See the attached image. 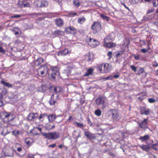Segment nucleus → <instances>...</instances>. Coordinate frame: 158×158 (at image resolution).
Returning <instances> with one entry per match:
<instances>
[{
    "instance_id": "obj_1",
    "label": "nucleus",
    "mask_w": 158,
    "mask_h": 158,
    "mask_svg": "<svg viewBox=\"0 0 158 158\" xmlns=\"http://www.w3.org/2000/svg\"><path fill=\"white\" fill-rule=\"evenodd\" d=\"M0 118L3 122L7 123L13 120L15 116L13 113L4 111L0 113Z\"/></svg>"
},
{
    "instance_id": "obj_2",
    "label": "nucleus",
    "mask_w": 158,
    "mask_h": 158,
    "mask_svg": "<svg viewBox=\"0 0 158 158\" xmlns=\"http://www.w3.org/2000/svg\"><path fill=\"white\" fill-rule=\"evenodd\" d=\"M60 91L61 88L59 87H55L54 88V93L52 94L51 98L49 100V104L51 106H54L56 102L59 99L58 93H59Z\"/></svg>"
},
{
    "instance_id": "obj_3",
    "label": "nucleus",
    "mask_w": 158,
    "mask_h": 158,
    "mask_svg": "<svg viewBox=\"0 0 158 158\" xmlns=\"http://www.w3.org/2000/svg\"><path fill=\"white\" fill-rule=\"evenodd\" d=\"M108 113L110 116L112 120L114 122L118 121L120 119V116L118 111L114 109H111L109 110Z\"/></svg>"
},
{
    "instance_id": "obj_4",
    "label": "nucleus",
    "mask_w": 158,
    "mask_h": 158,
    "mask_svg": "<svg viewBox=\"0 0 158 158\" xmlns=\"http://www.w3.org/2000/svg\"><path fill=\"white\" fill-rule=\"evenodd\" d=\"M48 66L45 64L40 67L38 69L37 72L39 76L43 77L48 74Z\"/></svg>"
},
{
    "instance_id": "obj_5",
    "label": "nucleus",
    "mask_w": 158,
    "mask_h": 158,
    "mask_svg": "<svg viewBox=\"0 0 158 158\" xmlns=\"http://www.w3.org/2000/svg\"><path fill=\"white\" fill-rule=\"evenodd\" d=\"M42 135L49 139H56L60 136L59 132H54L49 133H43Z\"/></svg>"
},
{
    "instance_id": "obj_6",
    "label": "nucleus",
    "mask_w": 158,
    "mask_h": 158,
    "mask_svg": "<svg viewBox=\"0 0 158 158\" xmlns=\"http://www.w3.org/2000/svg\"><path fill=\"white\" fill-rule=\"evenodd\" d=\"M109 64L107 63H103L99 65L97 69L98 71L101 73H106L109 72L110 70Z\"/></svg>"
},
{
    "instance_id": "obj_7",
    "label": "nucleus",
    "mask_w": 158,
    "mask_h": 158,
    "mask_svg": "<svg viewBox=\"0 0 158 158\" xmlns=\"http://www.w3.org/2000/svg\"><path fill=\"white\" fill-rule=\"evenodd\" d=\"M52 72L49 76L51 80H54L56 78H58L59 75V69L56 67H53L51 69Z\"/></svg>"
},
{
    "instance_id": "obj_8",
    "label": "nucleus",
    "mask_w": 158,
    "mask_h": 158,
    "mask_svg": "<svg viewBox=\"0 0 158 158\" xmlns=\"http://www.w3.org/2000/svg\"><path fill=\"white\" fill-rule=\"evenodd\" d=\"M48 121L50 122H52L54 120H56V122L57 123H60L62 120L61 117L59 115L55 116L54 114H51L48 116Z\"/></svg>"
},
{
    "instance_id": "obj_9",
    "label": "nucleus",
    "mask_w": 158,
    "mask_h": 158,
    "mask_svg": "<svg viewBox=\"0 0 158 158\" xmlns=\"http://www.w3.org/2000/svg\"><path fill=\"white\" fill-rule=\"evenodd\" d=\"M35 4L37 6L39 7H46L48 5V3L46 0H36Z\"/></svg>"
},
{
    "instance_id": "obj_10",
    "label": "nucleus",
    "mask_w": 158,
    "mask_h": 158,
    "mask_svg": "<svg viewBox=\"0 0 158 158\" xmlns=\"http://www.w3.org/2000/svg\"><path fill=\"white\" fill-rule=\"evenodd\" d=\"M88 44L90 46L95 47L98 45L99 43L96 40L90 38H89V40L88 41Z\"/></svg>"
},
{
    "instance_id": "obj_11",
    "label": "nucleus",
    "mask_w": 158,
    "mask_h": 158,
    "mask_svg": "<svg viewBox=\"0 0 158 158\" xmlns=\"http://www.w3.org/2000/svg\"><path fill=\"white\" fill-rule=\"evenodd\" d=\"M91 28L93 30L98 32L101 29V24L98 22H95L92 24Z\"/></svg>"
},
{
    "instance_id": "obj_12",
    "label": "nucleus",
    "mask_w": 158,
    "mask_h": 158,
    "mask_svg": "<svg viewBox=\"0 0 158 158\" xmlns=\"http://www.w3.org/2000/svg\"><path fill=\"white\" fill-rule=\"evenodd\" d=\"M106 101V99L104 97H100L96 100V103L98 105H104Z\"/></svg>"
},
{
    "instance_id": "obj_13",
    "label": "nucleus",
    "mask_w": 158,
    "mask_h": 158,
    "mask_svg": "<svg viewBox=\"0 0 158 158\" xmlns=\"http://www.w3.org/2000/svg\"><path fill=\"white\" fill-rule=\"evenodd\" d=\"M55 23L56 25L58 27L62 26L64 24L63 20L60 18L56 19Z\"/></svg>"
},
{
    "instance_id": "obj_14",
    "label": "nucleus",
    "mask_w": 158,
    "mask_h": 158,
    "mask_svg": "<svg viewBox=\"0 0 158 158\" xmlns=\"http://www.w3.org/2000/svg\"><path fill=\"white\" fill-rule=\"evenodd\" d=\"M148 119L145 118L143 121L140 123H139V127L145 129L148 128Z\"/></svg>"
},
{
    "instance_id": "obj_15",
    "label": "nucleus",
    "mask_w": 158,
    "mask_h": 158,
    "mask_svg": "<svg viewBox=\"0 0 158 158\" xmlns=\"http://www.w3.org/2000/svg\"><path fill=\"white\" fill-rule=\"evenodd\" d=\"M38 117V114L37 113H31L29 114L27 118L29 120L34 121L35 119Z\"/></svg>"
},
{
    "instance_id": "obj_16",
    "label": "nucleus",
    "mask_w": 158,
    "mask_h": 158,
    "mask_svg": "<svg viewBox=\"0 0 158 158\" xmlns=\"http://www.w3.org/2000/svg\"><path fill=\"white\" fill-rule=\"evenodd\" d=\"M150 110L148 108L146 109L145 107H142L140 109V113L142 114L148 115L150 114Z\"/></svg>"
},
{
    "instance_id": "obj_17",
    "label": "nucleus",
    "mask_w": 158,
    "mask_h": 158,
    "mask_svg": "<svg viewBox=\"0 0 158 158\" xmlns=\"http://www.w3.org/2000/svg\"><path fill=\"white\" fill-rule=\"evenodd\" d=\"M70 52V51H69L67 48L60 51L58 52L57 54L58 56H64Z\"/></svg>"
},
{
    "instance_id": "obj_18",
    "label": "nucleus",
    "mask_w": 158,
    "mask_h": 158,
    "mask_svg": "<svg viewBox=\"0 0 158 158\" xmlns=\"http://www.w3.org/2000/svg\"><path fill=\"white\" fill-rule=\"evenodd\" d=\"M104 46L108 48H111L116 46L115 43L111 42H105L103 44Z\"/></svg>"
},
{
    "instance_id": "obj_19",
    "label": "nucleus",
    "mask_w": 158,
    "mask_h": 158,
    "mask_svg": "<svg viewBox=\"0 0 158 158\" xmlns=\"http://www.w3.org/2000/svg\"><path fill=\"white\" fill-rule=\"evenodd\" d=\"M94 57V56L93 53L91 52H89L87 53L85 56L86 58L89 61L92 60Z\"/></svg>"
},
{
    "instance_id": "obj_20",
    "label": "nucleus",
    "mask_w": 158,
    "mask_h": 158,
    "mask_svg": "<svg viewBox=\"0 0 158 158\" xmlns=\"http://www.w3.org/2000/svg\"><path fill=\"white\" fill-rule=\"evenodd\" d=\"M66 30L69 31L71 33L75 34L76 33V29L72 27H67Z\"/></svg>"
},
{
    "instance_id": "obj_21",
    "label": "nucleus",
    "mask_w": 158,
    "mask_h": 158,
    "mask_svg": "<svg viewBox=\"0 0 158 158\" xmlns=\"http://www.w3.org/2000/svg\"><path fill=\"white\" fill-rule=\"evenodd\" d=\"M44 62L43 59L41 57L39 58L35 61V66H38Z\"/></svg>"
},
{
    "instance_id": "obj_22",
    "label": "nucleus",
    "mask_w": 158,
    "mask_h": 158,
    "mask_svg": "<svg viewBox=\"0 0 158 158\" xmlns=\"http://www.w3.org/2000/svg\"><path fill=\"white\" fill-rule=\"evenodd\" d=\"M150 138L149 135H146L144 136H140L139 139L142 141H145L148 139Z\"/></svg>"
},
{
    "instance_id": "obj_23",
    "label": "nucleus",
    "mask_w": 158,
    "mask_h": 158,
    "mask_svg": "<svg viewBox=\"0 0 158 158\" xmlns=\"http://www.w3.org/2000/svg\"><path fill=\"white\" fill-rule=\"evenodd\" d=\"M5 154L6 156L12 157L13 156V151L12 150H7Z\"/></svg>"
},
{
    "instance_id": "obj_24",
    "label": "nucleus",
    "mask_w": 158,
    "mask_h": 158,
    "mask_svg": "<svg viewBox=\"0 0 158 158\" xmlns=\"http://www.w3.org/2000/svg\"><path fill=\"white\" fill-rule=\"evenodd\" d=\"M1 82L2 84L8 88H12L13 87L12 85L8 82H5L3 81H1Z\"/></svg>"
},
{
    "instance_id": "obj_25",
    "label": "nucleus",
    "mask_w": 158,
    "mask_h": 158,
    "mask_svg": "<svg viewBox=\"0 0 158 158\" xmlns=\"http://www.w3.org/2000/svg\"><path fill=\"white\" fill-rule=\"evenodd\" d=\"M84 134L86 137L89 139L91 138L93 136V134L89 131H85Z\"/></svg>"
},
{
    "instance_id": "obj_26",
    "label": "nucleus",
    "mask_w": 158,
    "mask_h": 158,
    "mask_svg": "<svg viewBox=\"0 0 158 158\" xmlns=\"http://www.w3.org/2000/svg\"><path fill=\"white\" fill-rule=\"evenodd\" d=\"M93 69L92 68H90L88 69L85 74V76H88L92 74Z\"/></svg>"
},
{
    "instance_id": "obj_27",
    "label": "nucleus",
    "mask_w": 158,
    "mask_h": 158,
    "mask_svg": "<svg viewBox=\"0 0 158 158\" xmlns=\"http://www.w3.org/2000/svg\"><path fill=\"white\" fill-rule=\"evenodd\" d=\"M85 21V19L83 17L78 18L77 22L78 23L82 24Z\"/></svg>"
},
{
    "instance_id": "obj_28",
    "label": "nucleus",
    "mask_w": 158,
    "mask_h": 158,
    "mask_svg": "<svg viewBox=\"0 0 158 158\" xmlns=\"http://www.w3.org/2000/svg\"><path fill=\"white\" fill-rule=\"evenodd\" d=\"M139 147L143 150L145 151H147L149 149V147L146 145H140Z\"/></svg>"
},
{
    "instance_id": "obj_29",
    "label": "nucleus",
    "mask_w": 158,
    "mask_h": 158,
    "mask_svg": "<svg viewBox=\"0 0 158 158\" xmlns=\"http://www.w3.org/2000/svg\"><path fill=\"white\" fill-rule=\"evenodd\" d=\"M73 2L76 7H78L80 6V3L78 0H73Z\"/></svg>"
},
{
    "instance_id": "obj_30",
    "label": "nucleus",
    "mask_w": 158,
    "mask_h": 158,
    "mask_svg": "<svg viewBox=\"0 0 158 158\" xmlns=\"http://www.w3.org/2000/svg\"><path fill=\"white\" fill-rule=\"evenodd\" d=\"M41 156L39 154H35L34 155L29 156V158H41Z\"/></svg>"
},
{
    "instance_id": "obj_31",
    "label": "nucleus",
    "mask_w": 158,
    "mask_h": 158,
    "mask_svg": "<svg viewBox=\"0 0 158 158\" xmlns=\"http://www.w3.org/2000/svg\"><path fill=\"white\" fill-rule=\"evenodd\" d=\"M123 52H115V57L116 58H118L122 56Z\"/></svg>"
},
{
    "instance_id": "obj_32",
    "label": "nucleus",
    "mask_w": 158,
    "mask_h": 158,
    "mask_svg": "<svg viewBox=\"0 0 158 158\" xmlns=\"http://www.w3.org/2000/svg\"><path fill=\"white\" fill-rule=\"evenodd\" d=\"M95 114L98 116H101L102 114V111L99 109L96 110L94 112Z\"/></svg>"
},
{
    "instance_id": "obj_33",
    "label": "nucleus",
    "mask_w": 158,
    "mask_h": 158,
    "mask_svg": "<svg viewBox=\"0 0 158 158\" xmlns=\"http://www.w3.org/2000/svg\"><path fill=\"white\" fill-rule=\"evenodd\" d=\"M75 126L80 128H82L84 127V125L83 123H80L78 122H76L74 123Z\"/></svg>"
},
{
    "instance_id": "obj_34",
    "label": "nucleus",
    "mask_w": 158,
    "mask_h": 158,
    "mask_svg": "<svg viewBox=\"0 0 158 158\" xmlns=\"http://www.w3.org/2000/svg\"><path fill=\"white\" fill-rule=\"evenodd\" d=\"M100 16L104 20H106L107 21H108L109 20V18L107 16L102 14H100Z\"/></svg>"
},
{
    "instance_id": "obj_35",
    "label": "nucleus",
    "mask_w": 158,
    "mask_h": 158,
    "mask_svg": "<svg viewBox=\"0 0 158 158\" xmlns=\"http://www.w3.org/2000/svg\"><path fill=\"white\" fill-rule=\"evenodd\" d=\"M55 126L54 125H53L52 126L50 124L46 126V129L48 130H50L51 129H53L54 128Z\"/></svg>"
},
{
    "instance_id": "obj_36",
    "label": "nucleus",
    "mask_w": 158,
    "mask_h": 158,
    "mask_svg": "<svg viewBox=\"0 0 158 158\" xmlns=\"http://www.w3.org/2000/svg\"><path fill=\"white\" fill-rule=\"evenodd\" d=\"M20 132L16 130H14L12 132V134L15 136H18L20 134Z\"/></svg>"
},
{
    "instance_id": "obj_37",
    "label": "nucleus",
    "mask_w": 158,
    "mask_h": 158,
    "mask_svg": "<svg viewBox=\"0 0 158 158\" xmlns=\"http://www.w3.org/2000/svg\"><path fill=\"white\" fill-rule=\"evenodd\" d=\"M63 32L60 30H56L54 31V34L57 35H60Z\"/></svg>"
},
{
    "instance_id": "obj_38",
    "label": "nucleus",
    "mask_w": 158,
    "mask_h": 158,
    "mask_svg": "<svg viewBox=\"0 0 158 158\" xmlns=\"http://www.w3.org/2000/svg\"><path fill=\"white\" fill-rule=\"evenodd\" d=\"M144 72V70L142 68H140L138 71L137 74L140 75L141 73H143Z\"/></svg>"
},
{
    "instance_id": "obj_39",
    "label": "nucleus",
    "mask_w": 158,
    "mask_h": 158,
    "mask_svg": "<svg viewBox=\"0 0 158 158\" xmlns=\"http://www.w3.org/2000/svg\"><path fill=\"white\" fill-rule=\"evenodd\" d=\"M152 3L154 6L156 7L158 5V0H153Z\"/></svg>"
},
{
    "instance_id": "obj_40",
    "label": "nucleus",
    "mask_w": 158,
    "mask_h": 158,
    "mask_svg": "<svg viewBox=\"0 0 158 158\" xmlns=\"http://www.w3.org/2000/svg\"><path fill=\"white\" fill-rule=\"evenodd\" d=\"M25 143L28 146H30L31 145L32 142L28 140L27 139L25 140Z\"/></svg>"
},
{
    "instance_id": "obj_41",
    "label": "nucleus",
    "mask_w": 158,
    "mask_h": 158,
    "mask_svg": "<svg viewBox=\"0 0 158 158\" xmlns=\"http://www.w3.org/2000/svg\"><path fill=\"white\" fill-rule=\"evenodd\" d=\"M148 101L150 103H153L156 101V100L155 99L150 98L148 99Z\"/></svg>"
},
{
    "instance_id": "obj_42",
    "label": "nucleus",
    "mask_w": 158,
    "mask_h": 158,
    "mask_svg": "<svg viewBox=\"0 0 158 158\" xmlns=\"http://www.w3.org/2000/svg\"><path fill=\"white\" fill-rule=\"evenodd\" d=\"M113 79V77L111 76H110L107 77H106L103 78L105 81H106L108 80H111Z\"/></svg>"
},
{
    "instance_id": "obj_43",
    "label": "nucleus",
    "mask_w": 158,
    "mask_h": 158,
    "mask_svg": "<svg viewBox=\"0 0 158 158\" xmlns=\"http://www.w3.org/2000/svg\"><path fill=\"white\" fill-rule=\"evenodd\" d=\"M46 116H47L46 114L44 113L43 114H41L39 117V118L40 120L41 118H43Z\"/></svg>"
},
{
    "instance_id": "obj_44",
    "label": "nucleus",
    "mask_w": 158,
    "mask_h": 158,
    "mask_svg": "<svg viewBox=\"0 0 158 158\" xmlns=\"http://www.w3.org/2000/svg\"><path fill=\"white\" fill-rule=\"evenodd\" d=\"M152 65L154 67H157L158 66V63L156 60H155L152 63Z\"/></svg>"
},
{
    "instance_id": "obj_45",
    "label": "nucleus",
    "mask_w": 158,
    "mask_h": 158,
    "mask_svg": "<svg viewBox=\"0 0 158 158\" xmlns=\"http://www.w3.org/2000/svg\"><path fill=\"white\" fill-rule=\"evenodd\" d=\"M112 52L111 51H109L107 54V56L109 57V59L110 60L112 57Z\"/></svg>"
},
{
    "instance_id": "obj_46",
    "label": "nucleus",
    "mask_w": 158,
    "mask_h": 158,
    "mask_svg": "<svg viewBox=\"0 0 158 158\" xmlns=\"http://www.w3.org/2000/svg\"><path fill=\"white\" fill-rule=\"evenodd\" d=\"M154 11V9L153 8H151L150 9H149L148 11L147 12V14H148L151 13L153 12Z\"/></svg>"
},
{
    "instance_id": "obj_47",
    "label": "nucleus",
    "mask_w": 158,
    "mask_h": 158,
    "mask_svg": "<svg viewBox=\"0 0 158 158\" xmlns=\"http://www.w3.org/2000/svg\"><path fill=\"white\" fill-rule=\"evenodd\" d=\"M131 69L133 70H134L135 72H136V67L133 65H131Z\"/></svg>"
},
{
    "instance_id": "obj_48",
    "label": "nucleus",
    "mask_w": 158,
    "mask_h": 158,
    "mask_svg": "<svg viewBox=\"0 0 158 158\" xmlns=\"http://www.w3.org/2000/svg\"><path fill=\"white\" fill-rule=\"evenodd\" d=\"M110 39V37L109 36H107L104 39V41L105 42H107L106 41L109 40Z\"/></svg>"
},
{
    "instance_id": "obj_49",
    "label": "nucleus",
    "mask_w": 158,
    "mask_h": 158,
    "mask_svg": "<svg viewBox=\"0 0 158 158\" xmlns=\"http://www.w3.org/2000/svg\"><path fill=\"white\" fill-rule=\"evenodd\" d=\"M148 51V50H147L145 48L142 49L140 50V51L143 53H146V52H147Z\"/></svg>"
},
{
    "instance_id": "obj_50",
    "label": "nucleus",
    "mask_w": 158,
    "mask_h": 158,
    "mask_svg": "<svg viewBox=\"0 0 158 158\" xmlns=\"http://www.w3.org/2000/svg\"><path fill=\"white\" fill-rule=\"evenodd\" d=\"M0 52L2 53H5V50L3 49L2 47L0 46Z\"/></svg>"
},
{
    "instance_id": "obj_51",
    "label": "nucleus",
    "mask_w": 158,
    "mask_h": 158,
    "mask_svg": "<svg viewBox=\"0 0 158 158\" xmlns=\"http://www.w3.org/2000/svg\"><path fill=\"white\" fill-rule=\"evenodd\" d=\"M134 58L136 60H138L139 59V55H135L134 56Z\"/></svg>"
},
{
    "instance_id": "obj_52",
    "label": "nucleus",
    "mask_w": 158,
    "mask_h": 158,
    "mask_svg": "<svg viewBox=\"0 0 158 158\" xmlns=\"http://www.w3.org/2000/svg\"><path fill=\"white\" fill-rule=\"evenodd\" d=\"M56 143H53L52 145H48V147H51L53 148H54L55 147H56Z\"/></svg>"
},
{
    "instance_id": "obj_53",
    "label": "nucleus",
    "mask_w": 158,
    "mask_h": 158,
    "mask_svg": "<svg viewBox=\"0 0 158 158\" xmlns=\"http://www.w3.org/2000/svg\"><path fill=\"white\" fill-rule=\"evenodd\" d=\"M11 17L12 18H18L20 17V15H16L13 16H12Z\"/></svg>"
},
{
    "instance_id": "obj_54",
    "label": "nucleus",
    "mask_w": 158,
    "mask_h": 158,
    "mask_svg": "<svg viewBox=\"0 0 158 158\" xmlns=\"http://www.w3.org/2000/svg\"><path fill=\"white\" fill-rule=\"evenodd\" d=\"M120 75L118 74L117 75H114L113 76H112L113 77V78L114 77L115 78H118L119 77Z\"/></svg>"
},
{
    "instance_id": "obj_55",
    "label": "nucleus",
    "mask_w": 158,
    "mask_h": 158,
    "mask_svg": "<svg viewBox=\"0 0 158 158\" xmlns=\"http://www.w3.org/2000/svg\"><path fill=\"white\" fill-rule=\"evenodd\" d=\"M67 69L69 70V73H70L71 70L73 69L72 68L70 67H68Z\"/></svg>"
},
{
    "instance_id": "obj_56",
    "label": "nucleus",
    "mask_w": 158,
    "mask_h": 158,
    "mask_svg": "<svg viewBox=\"0 0 158 158\" xmlns=\"http://www.w3.org/2000/svg\"><path fill=\"white\" fill-rule=\"evenodd\" d=\"M17 151L19 152H20L22 150V148L21 147H18L17 148Z\"/></svg>"
},
{
    "instance_id": "obj_57",
    "label": "nucleus",
    "mask_w": 158,
    "mask_h": 158,
    "mask_svg": "<svg viewBox=\"0 0 158 158\" xmlns=\"http://www.w3.org/2000/svg\"><path fill=\"white\" fill-rule=\"evenodd\" d=\"M155 145H154L152 147V148L155 150H157V148L155 146Z\"/></svg>"
},
{
    "instance_id": "obj_58",
    "label": "nucleus",
    "mask_w": 158,
    "mask_h": 158,
    "mask_svg": "<svg viewBox=\"0 0 158 158\" xmlns=\"http://www.w3.org/2000/svg\"><path fill=\"white\" fill-rule=\"evenodd\" d=\"M58 3L59 5H60V6H61L62 3L61 1H58Z\"/></svg>"
},
{
    "instance_id": "obj_59",
    "label": "nucleus",
    "mask_w": 158,
    "mask_h": 158,
    "mask_svg": "<svg viewBox=\"0 0 158 158\" xmlns=\"http://www.w3.org/2000/svg\"><path fill=\"white\" fill-rule=\"evenodd\" d=\"M3 98V96L1 94H0V101H2Z\"/></svg>"
},
{
    "instance_id": "obj_60",
    "label": "nucleus",
    "mask_w": 158,
    "mask_h": 158,
    "mask_svg": "<svg viewBox=\"0 0 158 158\" xmlns=\"http://www.w3.org/2000/svg\"><path fill=\"white\" fill-rule=\"evenodd\" d=\"M88 123L91 126L92 125V123L90 122L89 120H88Z\"/></svg>"
},
{
    "instance_id": "obj_61",
    "label": "nucleus",
    "mask_w": 158,
    "mask_h": 158,
    "mask_svg": "<svg viewBox=\"0 0 158 158\" xmlns=\"http://www.w3.org/2000/svg\"><path fill=\"white\" fill-rule=\"evenodd\" d=\"M71 15H72L73 16H74L77 15V13H71Z\"/></svg>"
},
{
    "instance_id": "obj_62",
    "label": "nucleus",
    "mask_w": 158,
    "mask_h": 158,
    "mask_svg": "<svg viewBox=\"0 0 158 158\" xmlns=\"http://www.w3.org/2000/svg\"><path fill=\"white\" fill-rule=\"evenodd\" d=\"M0 107H1L3 105L2 101H0Z\"/></svg>"
},
{
    "instance_id": "obj_63",
    "label": "nucleus",
    "mask_w": 158,
    "mask_h": 158,
    "mask_svg": "<svg viewBox=\"0 0 158 158\" xmlns=\"http://www.w3.org/2000/svg\"><path fill=\"white\" fill-rule=\"evenodd\" d=\"M15 42L16 44H18L20 42V41L19 40H16Z\"/></svg>"
},
{
    "instance_id": "obj_64",
    "label": "nucleus",
    "mask_w": 158,
    "mask_h": 158,
    "mask_svg": "<svg viewBox=\"0 0 158 158\" xmlns=\"http://www.w3.org/2000/svg\"><path fill=\"white\" fill-rule=\"evenodd\" d=\"M15 34L16 35H18L19 34V32L18 31H16L15 32Z\"/></svg>"
}]
</instances>
